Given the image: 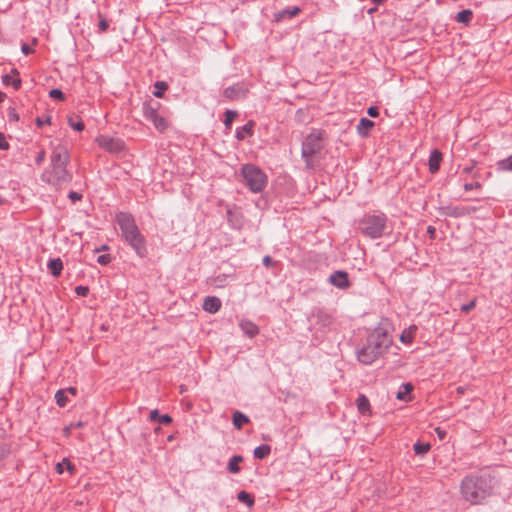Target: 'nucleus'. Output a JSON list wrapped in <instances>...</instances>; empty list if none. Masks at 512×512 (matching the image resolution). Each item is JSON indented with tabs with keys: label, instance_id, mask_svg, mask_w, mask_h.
Masks as SVG:
<instances>
[{
	"label": "nucleus",
	"instance_id": "obj_1",
	"mask_svg": "<svg viewBox=\"0 0 512 512\" xmlns=\"http://www.w3.org/2000/svg\"><path fill=\"white\" fill-rule=\"evenodd\" d=\"M388 323L381 322L367 336L366 343L357 351V359L365 365L372 364L383 356L392 345Z\"/></svg>",
	"mask_w": 512,
	"mask_h": 512
},
{
	"label": "nucleus",
	"instance_id": "obj_2",
	"mask_svg": "<svg viewBox=\"0 0 512 512\" xmlns=\"http://www.w3.org/2000/svg\"><path fill=\"white\" fill-rule=\"evenodd\" d=\"M70 156L65 146H54L50 156V164L41 174L42 181L57 188L67 185L72 180V174L67 170Z\"/></svg>",
	"mask_w": 512,
	"mask_h": 512
},
{
	"label": "nucleus",
	"instance_id": "obj_3",
	"mask_svg": "<svg viewBox=\"0 0 512 512\" xmlns=\"http://www.w3.org/2000/svg\"><path fill=\"white\" fill-rule=\"evenodd\" d=\"M494 477L488 472L466 476L460 484L462 497L471 504H479L491 495Z\"/></svg>",
	"mask_w": 512,
	"mask_h": 512
},
{
	"label": "nucleus",
	"instance_id": "obj_4",
	"mask_svg": "<svg viewBox=\"0 0 512 512\" xmlns=\"http://www.w3.org/2000/svg\"><path fill=\"white\" fill-rule=\"evenodd\" d=\"M115 221L121 230V235L125 242L139 257H145L148 253L146 240L136 225L133 215L128 212H118L115 216Z\"/></svg>",
	"mask_w": 512,
	"mask_h": 512
},
{
	"label": "nucleus",
	"instance_id": "obj_5",
	"mask_svg": "<svg viewBox=\"0 0 512 512\" xmlns=\"http://www.w3.org/2000/svg\"><path fill=\"white\" fill-rule=\"evenodd\" d=\"M387 216L382 212L367 213L359 220L358 228L367 238L379 239L387 229Z\"/></svg>",
	"mask_w": 512,
	"mask_h": 512
},
{
	"label": "nucleus",
	"instance_id": "obj_6",
	"mask_svg": "<svg viewBox=\"0 0 512 512\" xmlns=\"http://www.w3.org/2000/svg\"><path fill=\"white\" fill-rule=\"evenodd\" d=\"M323 132L321 130L314 129L309 133L302 143L301 156L305 161L307 169L314 168L313 157L320 153L323 149Z\"/></svg>",
	"mask_w": 512,
	"mask_h": 512
},
{
	"label": "nucleus",
	"instance_id": "obj_7",
	"mask_svg": "<svg viewBox=\"0 0 512 512\" xmlns=\"http://www.w3.org/2000/svg\"><path fill=\"white\" fill-rule=\"evenodd\" d=\"M241 174L244 178L246 186L253 193H259L267 185L266 174L253 164H245L241 168Z\"/></svg>",
	"mask_w": 512,
	"mask_h": 512
},
{
	"label": "nucleus",
	"instance_id": "obj_8",
	"mask_svg": "<svg viewBox=\"0 0 512 512\" xmlns=\"http://www.w3.org/2000/svg\"><path fill=\"white\" fill-rule=\"evenodd\" d=\"M332 320V316L321 309H316L309 317L311 328L317 331H324L329 328L332 324Z\"/></svg>",
	"mask_w": 512,
	"mask_h": 512
},
{
	"label": "nucleus",
	"instance_id": "obj_9",
	"mask_svg": "<svg viewBox=\"0 0 512 512\" xmlns=\"http://www.w3.org/2000/svg\"><path fill=\"white\" fill-rule=\"evenodd\" d=\"M96 142L102 149L110 153H118L124 149V142L119 138L110 137L107 135H99Z\"/></svg>",
	"mask_w": 512,
	"mask_h": 512
},
{
	"label": "nucleus",
	"instance_id": "obj_10",
	"mask_svg": "<svg viewBox=\"0 0 512 512\" xmlns=\"http://www.w3.org/2000/svg\"><path fill=\"white\" fill-rule=\"evenodd\" d=\"M477 211L476 207L473 206H453L447 205L441 207V213L448 217L459 218L467 215H471Z\"/></svg>",
	"mask_w": 512,
	"mask_h": 512
},
{
	"label": "nucleus",
	"instance_id": "obj_11",
	"mask_svg": "<svg viewBox=\"0 0 512 512\" xmlns=\"http://www.w3.org/2000/svg\"><path fill=\"white\" fill-rule=\"evenodd\" d=\"M329 283L338 289H347L351 286L349 275L346 271L337 270L329 276Z\"/></svg>",
	"mask_w": 512,
	"mask_h": 512
},
{
	"label": "nucleus",
	"instance_id": "obj_12",
	"mask_svg": "<svg viewBox=\"0 0 512 512\" xmlns=\"http://www.w3.org/2000/svg\"><path fill=\"white\" fill-rule=\"evenodd\" d=\"M248 93V89L241 83L234 84L224 89V97L230 100H236L239 98H245Z\"/></svg>",
	"mask_w": 512,
	"mask_h": 512
},
{
	"label": "nucleus",
	"instance_id": "obj_13",
	"mask_svg": "<svg viewBox=\"0 0 512 512\" xmlns=\"http://www.w3.org/2000/svg\"><path fill=\"white\" fill-rule=\"evenodd\" d=\"M160 107V103L157 101H146L143 103L142 112L143 116L146 120L152 121L158 115V109Z\"/></svg>",
	"mask_w": 512,
	"mask_h": 512
},
{
	"label": "nucleus",
	"instance_id": "obj_14",
	"mask_svg": "<svg viewBox=\"0 0 512 512\" xmlns=\"http://www.w3.org/2000/svg\"><path fill=\"white\" fill-rule=\"evenodd\" d=\"M300 12H301V9L298 6L287 7V8H284V9H281V10L275 12L274 20L276 22H281L286 19H291L292 17L298 15Z\"/></svg>",
	"mask_w": 512,
	"mask_h": 512
},
{
	"label": "nucleus",
	"instance_id": "obj_15",
	"mask_svg": "<svg viewBox=\"0 0 512 512\" xmlns=\"http://www.w3.org/2000/svg\"><path fill=\"white\" fill-rule=\"evenodd\" d=\"M2 83L6 86L11 85L15 90H19L21 87V79L17 69L13 68L11 74H5L2 76Z\"/></svg>",
	"mask_w": 512,
	"mask_h": 512
},
{
	"label": "nucleus",
	"instance_id": "obj_16",
	"mask_svg": "<svg viewBox=\"0 0 512 512\" xmlns=\"http://www.w3.org/2000/svg\"><path fill=\"white\" fill-rule=\"evenodd\" d=\"M221 308V300L215 296H207L203 301V309L209 313H216Z\"/></svg>",
	"mask_w": 512,
	"mask_h": 512
},
{
	"label": "nucleus",
	"instance_id": "obj_17",
	"mask_svg": "<svg viewBox=\"0 0 512 512\" xmlns=\"http://www.w3.org/2000/svg\"><path fill=\"white\" fill-rule=\"evenodd\" d=\"M242 332L249 338L255 337L259 333L258 326L250 320L243 319L239 323Z\"/></svg>",
	"mask_w": 512,
	"mask_h": 512
},
{
	"label": "nucleus",
	"instance_id": "obj_18",
	"mask_svg": "<svg viewBox=\"0 0 512 512\" xmlns=\"http://www.w3.org/2000/svg\"><path fill=\"white\" fill-rule=\"evenodd\" d=\"M442 160V153L435 149L431 152L428 165L431 173H435L439 170L440 162Z\"/></svg>",
	"mask_w": 512,
	"mask_h": 512
},
{
	"label": "nucleus",
	"instance_id": "obj_19",
	"mask_svg": "<svg viewBox=\"0 0 512 512\" xmlns=\"http://www.w3.org/2000/svg\"><path fill=\"white\" fill-rule=\"evenodd\" d=\"M47 268L54 277H58L63 270V262L60 258H51L47 263Z\"/></svg>",
	"mask_w": 512,
	"mask_h": 512
},
{
	"label": "nucleus",
	"instance_id": "obj_20",
	"mask_svg": "<svg viewBox=\"0 0 512 512\" xmlns=\"http://www.w3.org/2000/svg\"><path fill=\"white\" fill-rule=\"evenodd\" d=\"M374 126V122L367 119L361 118L357 125V132L362 137H367L369 134V130Z\"/></svg>",
	"mask_w": 512,
	"mask_h": 512
},
{
	"label": "nucleus",
	"instance_id": "obj_21",
	"mask_svg": "<svg viewBox=\"0 0 512 512\" xmlns=\"http://www.w3.org/2000/svg\"><path fill=\"white\" fill-rule=\"evenodd\" d=\"M149 419L164 425H168L172 422V418L168 414L160 415L157 409L150 412Z\"/></svg>",
	"mask_w": 512,
	"mask_h": 512
},
{
	"label": "nucleus",
	"instance_id": "obj_22",
	"mask_svg": "<svg viewBox=\"0 0 512 512\" xmlns=\"http://www.w3.org/2000/svg\"><path fill=\"white\" fill-rule=\"evenodd\" d=\"M253 127H254L253 121H249L242 127H238L236 129V138L238 140H243L245 138V135H252Z\"/></svg>",
	"mask_w": 512,
	"mask_h": 512
},
{
	"label": "nucleus",
	"instance_id": "obj_23",
	"mask_svg": "<svg viewBox=\"0 0 512 512\" xmlns=\"http://www.w3.org/2000/svg\"><path fill=\"white\" fill-rule=\"evenodd\" d=\"M243 461V457L241 455H234L228 462L227 470L230 473L237 474L240 472L239 463Z\"/></svg>",
	"mask_w": 512,
	"mask_h": 512
},
{
	"label": "nucleus",
	"instance_id": "obj_24",
	"mask_svg": "<svg viewBox=\"0 0 512 512\" xmlns=\"http://www.w3.org/2000/svg\"><path fill=\"white\" fill-rule=\"evenodd\" d=\"M233 425L237 429H241L244 424L249 422V418L242 412L235 411L232 417Z\"/></svg>",
	"mask_w": 512,
	"mask_h": 512
},
{
	"label": "nucleus",
	"instance_id": "obj_25",
	"mask_svg": "<svg viewBox=\"0 0 512 512\" xmlns=\"http://www.w3.org/2000/svg\"><path fill=\"white\" fill-rule=\"evenodd\" d=\"M412 390L413 385L411 383H403L396 394V398L398 400L406 401L408 399V395L411 393Z\"/></svg>",
	"mask_w": 512,
	"mask_h": 512
},
{
	"label": "nucleus",
	"instance_id": "obj_26",
	"mask_svg": "<svg viewBox=\"0 0 512 512\" xmlns=\"http://www.w3.org/2000/svg\"><path fill=\"white\" fill-rule=\"evenodd\" d=\"M473 17V12L470 9H464L457 13L455 19L459 23H463L465 25H468Z\"/></svg>",
	"mask_w": 512,
	"mask_h": 512
},
{
	"label": "nucleus",
	"instance_id": "obj_27",
	"mask_svg": "<svg viewBox=\"0 0 512 512\" xmlns=\"http://www.w3.org/2000/svg\"><path fill=\"white\" fill-rule=\"evenodd\" d=\"M356 405L360 413L365 414L370 410V403L368 398L360 394L356 399Z\"/></svg>",
	"mask_w": 512,
	"mask_h": 512
},
{
	"label": "nucleus",
	"instance_id": "obj_28",
	"mask_svg": "<svg viewBox=\"0 0 512 512\" xmlns=\"http://www.w3.org/2000/svg\"><path fill=\"white\" fill-rule=\"evenodd\" d=\"M417 330V327L415 325H412L409 327V329L404 330L400 335V341L404 344H410L412 343L414 339V333Z\"/></svg>",
	"mask_w": 512,
	"mask_h": 512
},
{
	"label": "nucleus",
	"instance_id": "obj_29",
	"mask_svg": "<svg viewBox=\"0 0 512 512\" xmlns=\"http://www.w3.org/2000/svg\"><path fill=\"white\" fill-rule=\"evenodd\" d=\"M271 453V447L267 444H262L256 447L253 451V455L256 459H264Z\"/></svg>",
	"mask_w": 512,
	"mask_h": 512
},
{
	"label": "nucleus",
	"instance_id": "obj_30",
	"mask_svg": "<svg viewBox=\"0 0 512 512\" xmlns=\"http://www.w3.org/2000/svg\"><path fill=\"white\" fill-rule=\"evenodd\" d=\"M154 87L155 91L153 92V95L156 98H162L165 91L168 89V84L165 81H156Z\"/></svg>",
	"mask_w": 512,
	"mask_h": 512
},
{
	"label": "nucleus",
	"instance_id": "obj_31",
	"mask_svg": "<svg viewBox=\"0 0 512 512\" xmlns=\"http://www.w3.org/2000/svg\"><path fill=\"white\" fill-rule=\"evenodd\" d=\"M55 400L59 407H65L68 402L67 390L60 389L55 393Z\"/></svg>",
	"mask_w": 512,
	"mask_h": 512
},
{
	"label": "nucleus",
	"instance_id": "obj_32",
	"mask_svg": "<svg viewBox=\"0 0 512 512\" xmlns=\"http://www.w3.org/2000/svg\"><path fill=\"white\" fill-rule=\"evenodd\" d=\"M237 499L240 502L245 503L249 507L253 506V504H254L253 496L244 490H242L238 493Z\"/></svg>",
	"mask_w": 512,
	"mask_h": 512
},
{
	"label": "nucleus",
	"instance_id": "obj_33",
	"mask_svg": "<svg viewBox=\"0 0 512 512\" xmlns=\"http://www.w3.org/2000/svg\"><path fill=\"white\" fill-rule=\"evenodd\" d=\"M431 446L429 443H423V442H416L413 445V449L415 454L423 456L430 450Z\"/></svg>",
	"mask_w": 512,
	"mask_h": 512
},
{
	"label": "nucleus",
	"instance_id": "obj_34",
	"mask_svg": "<svg viewBox=\"0 0 512 512\" xmlns=\"http://www.w3.org/2000/svg\"><path fill=\"white\" fill-rule=\"evenodd\" d=\"M151 122L158 131L162 132L167 128V121L159 114Z\"/></svg>",
	"mask_w": 512,
	"mask_h": 512
},
{
	"label": "nucleus",
	"instance_id": "obj_35",
	"mask_svg": "<svg viewBox=\"0 0 512 512\" xmlns=\"http://www.w3.org/2000/svg\"><path fill=\"white\" fill-rule=\"evenodd\" d=\"M498 169L502 171L512 172V154L498 162Z\"/></svg>",
	"mask_w": 512,
	"mask_h": 512
},
{
	"label": "nucleus",
	"instance_id": "obj_36",
	"mask_svg": "<svg viewBox=\"0 0 512 512\" xmlns=\"http://www.w3.org/2000/svg\"><path fill=\"white\" fill-rule=\"evenodd\" d=\"M236 116H237V112L236 111H234V110H226V112H225V120H224V125L226 126V128H230L231 127L232 122L234 121Z\"/></svg>",
	"mask_w": 512,
	"mask_h": 512
},
{
	"label": "nucleus",
	"instance_id": "obj_37",
	"mask_svg": "<svg viewBox=\"0 0 512 512\" xmlns=\"http://www.w3.org/2000/svg\"><path fill=\"white\" fill-rule=\"evenodd\" d=\"M69 125L71 126V128H73L74 130L78 131V132H81L84 130L85 128V125L83 123L82 120H77V121H74L73 118H69Z\"/></svg>",
	"mask_w": 512,
	"mask_h": 512
},
{
	"label": "nucleus",
	"instance_id": "obj_38",
	"mask_svg": "<svg viewBox=\"0 0 512 512\" xmlns=\"http://www.w3.org/2000/svg\"><path fill=\"white\" fill-rule=\"evenodd\" d=\"M49 96L55 100H59V101L65 100V94L60 89H57V88L50 90Z\"/></svg>",
	"mask_w": 512,
	"mask_h": 512
},
{
	"label": "nucleus",
	"instance_id": "obj_39",
	"mask_svg": "<svg viewBox=\"0 0 512 512\" xmlns=\"http://www.w3.org/2000/svg\"><path fill=\"white\" fill-rule=\"evenodd\" d=\"M10 454V447L5 443H0V460L6 458Z\"/></svg>",
	"mask_w": 512,
	"mask_h": 512
},
{
	"label": "nucleus",
	"instance_id": "obj_40",
	"mask_svg": "<svg viewBox=\"0 0 512 512\" xmlns=\"http://www.w3.org/2000/svg\"><path fill=\"white\" fill-rule=\"evenodd\" d=\"M112 258L110 254H102L98 256L97 263L100 265H108L111 262Z\"/></svg>",
	"mask_w": 512,
	"mask_h": 512
},
{
	"label": "nucleus",
	"instance_id": "obj_41",
	"mask_svg": "<svg viewBox=\"0 0 512 512\" xmlns=\"http://www.w3.org/2000/svg\"><path fill=\"white\" fill-rule=\"evenodd\" d=\"M75 293L79 296L86 297L89 293V288L87 286H77L75 287Z\"/></svg>",
	"mask_w": 512,
	"mask_h": 512
},
{
	"label": "nucleus",
	"instance_id": "obj_42",
	"mask_svg": "<svg viewBox=\"0 0 512 512\" xmlns=\"http://www.w3.org/2000/svg\"><path fill=\"white\" fill-rule=\"evenodd\" d=\"M100 16V21H99V24H98V27H99V30L100 32H106L108 27H109V24H108V21L103 18L101 15Z\"/></svg>",
	"mask_w": 512,
	"mask_h": 512
},
{
	"label": "nucleus",
	"instance_id": "obj_43",
	"mask_svg": "<svg viewBox=\"0 0 512 512\" xmlns=\"http://www.w3.org/2000/svg\"><path fill=\"white\" fill-rule=\"evenodd\" d=\"M45 156H46V153H45L44 150H41L40 152H38V154L35 157V163H36L37 166H41L42 165V163L45 160Z\"/></svg>",
	"mask_w": 512,
	"mask_h": 512
},
{
	"label": "nucleus",
	"instance_id": "obj_44",
	"mask_svg": "<svg viewBox=\"0 0 512 512\" xmlns=\"http://www.w3.org/2000/svg\"><path fill=\"white\" fill-rule=\"evenodd\" d=\"M481 184L479 182L465 183L463 188L465 191H471L473 189H479Z\"/></svg>",
	"mask_w": 512,
	"mask_h": 512
},
{
	"label": "nucleus",
	"instance_id": "obj_45",
	"mask_svg": "<svg viewBox=\"0 0 512 512\" xmlns=\"http://www.w3.org/2000/svg\"><path fill=\"white\" fill-rule=\"evenodd\" d=\"M475 304H476V301L472 300L471 302H469L467 304H463L460 309L462 312L468 313L470 310H472L475 307Z\"/></svg>",
	"mask_w": 512,
	"mask_h": 512
},
{
	"label": "nucleus",
	"instance_id": "obj_46",
	"mask_svg": "<svg viewBox=\"0 0 512 512\" xmlns=\"http://www.w3.org/2000/svg\"><path fill=\"white\" fill-rule=\"evenodd\" d=\"M68 198L73 201V202H76V201H79L82 199V194L76 192V191H70L69 194H68Z\"/></svg>",
	"mask_w": 512,
	"mask_h": 512
},
{
	"label": "nucleus",
	"instance_id": "obj_47",
	"mask_svg": "<svg viewBox=\"0 0 512 512\" xmlns=\"http://www.w3.org/2000/svg\"><path fill=\"white\" fill-rule=\"evenodd\" d=\"M9 148V144L5 139L3 133L0 132V150H7Z\"/></svg>",
	"mask_w": 512,
	"mask_h": 512
},
{
	"label": "nucleus",
	"instance_id": "obj_48",
	"mask_svg": "<svg viewBox=\"0 0 512 512\" xmlns=\"http://www.w3.org/2000/svg\"><path fill=\"white\" fill-rule=\"evenodd\" d=\"M367 114L373 118L377 117L379 115L378 107H376V106L369 107L367 110Z\"/></svg>",
	"mask_w": 512,
	"mask_h": 512
},
{
	"label": "nucleus",
	"instance_id": "obj_49",
	"mask_svg": "<svg viewBox=\"0 0 512 512\" xmlns=\"http://www.w3.org/2000/svg\"><path fill=\"white\" fill-rule=\"evenodd\" d=\"M63 463H65V466H66L65 469H67L70 474H73L75 471L74 465H72L71 462L67 458L63 459Z\"/></svg>",
	"mask_w": 512,
	"mask_h": 512
},
{
	"label": "nucleus",
	"instance_id": "obj_50",
	"mask_svg": "<svg viewBox=\"0 0 512 512\" xmlns=\"http://www.w3.org/2000/svg\"><path fill=\"white\" fill-rule=\"evenodd\" d=\"M49 123H50V117H46L45 119H43L41 117L36 118V125L38 127H42L44 124H49Z\"/></svg>",
	"mask_w": 512,
	"mask_h": 512
},
{
	"label": "nucleus",
	"instance_id": "obj_51",
	"mask_svg": "<svg viewBox=\"0 0 512 512\" xmlns=\"http://www.w3.org/2000/svg\"><path fill=\"white\" fill-rule=\"evenodd\" d=\"M21 51H22L23 54L29 55V54H31L33 52V49L28 44L23 43L21 45Z\"/></svg>",
	"mask_w": 512,
	"mask_h": 512
},
{
	"label": "nucleus",
	"instance_id": "obj_52",
	"mask_svg": "<svg viewBox=\"0 0 512 512\" xmlns=\"http://www.w3.org/2000/svg\"><path fill=\"white\" fill-rule=\"evenodd\" d=\"M262 263L264 266L266 267H270L272 265L275 264V262L273 261V259L270 257V256H264L263 260H262Z\"/></svg>",
	"mask_w": 512,
	"mask_h": 512
},
{
	"label": "nucleus",
	"instance_id": "obj_53",
	"mask_svg": "<svg viewBox=\"0 0 512 512\" xmlns=\"http://www.w3.org/2000/svg\"><path fill=\"white\" fill-rule=\"evenodd\" d=\"M8 117L10 121H17L19 119L18 114L16 113L15 109H11L8 113Z\"/></svg>",
	"mask_w": 512,
	"mask_h": 512
},
{
	"label": "nucleus",
	"instance_id": "obj_54",
	"mask_svg": "<svg viewBox=\"0 0 512 512\" xmlns=\"http://www.w3.org/2000/svg\"><path fill=\"white\" fill-rule=\"evenodd\" d=\"M65 467V463L62 461L56 464L55 470L58 474H62L65 470Z\"/></svg>",
	"mask_w": 512,
	"mask_h": 512
},
{
	"label": "nucleus",
	"instance_id": "obj_55",
	"mask_svg": "<svg viewBox=\"0 0 512 512\" xmlns=\"http://www.w3.org/2000/svg\"><path fill=\"white\" fill-rule=\"evenodd\" d=\"M435 431H436V433H437V435H438V437H439L440 439H444V438H445V436H446V431L442 430V429H441V428H439V427H438V428H436V429H435Z\"/></svg>",
	"mask_w": 512,
	"mask_h": 512
},
{
	"label": "nucleus",
	"instance_id": "obj_56",
	"mask_svg": "<svg viewBox=\"0 0 512 512\" xmlns=\"http://www.w3.org/2000/svg\"><path fill=\"white\" fill-rule=\"evenodd\" d=\"M108 249H109V247L107 245H102L101 247L95 248L94 252L99 253L101 251L108 250Z\"/></svg>",
	"mask_w": 512,
	"mask_h": 512
},
{
	"label": "nucleus",
	"instance_id": "obj_57",
	"mask_svg": "<svg viewBox=\"0 0 512 512\" xmlns=\"http://www.w3.org/2000/svg\"><path fill=\"white\" fill-rule=\"evenodd\" d=\"M65 390H67V393H70L73 396H75L77 394V389L75 387H69V388H66Z\"/></svg>",
	"mask_w": 512,
	"mask_h": 512
},
{
	"label": "nucleus",
	"instance_id": "obj_58",
	"mask_svg": "<svg viewBox=\"0 0 512 512\" xmlns=\"http://www.w3.org/2000/svg\"><path fill=\"white\" fill-rule=\"evenodd\" d=\"M427 232L431 235H433L435 233V228L432 227V226H429L428 229H427Z\"/></svg>",
	"mask_w": 512,
	"mask_h": 512
},
{
	"label": "nucleus",
	"instance_id": "obj_59",
	"mask_svg": "<svg viewBox=\"0 0 512 512\" xmlns=\"http://www.w3.org/2000/svg\"><path fill=\"white\" fill-rule=\"evenodd\" d=\"M6 95L0 90V103L4 101Z\"/></svg>",
	"mask_w": 512,
	"mask_h": 512
},
{
	"label": "nucleus",
	"instance_id": "obj_60",
	"mask_svg": "<svg viewBox=\"0 0 512 512\" xmlns=\"http://www.w3.org/2000/svg\"><path fill=\"white\" fill-rule=\"evenodd\" d=\"M372 3H374L375 5H379L381 3L384 2V0H371Z\"/></svg>",
	"mask_w": 512,
	"mask_h": 512
},
{
	"label": "nucleus",
	"instance_id": "obj_61",
	"mask_svg": "<svg viewBox=\"0 0 512 512\" xmlns=\"http://www.w3.org/2000/svg\"><path fill=\"white\" fill-rule=\"evenodd\" d=\"M376 10H377V8H376V7L370 8V9L368 10V13H369V14H372V13H374Z\"/></svg>",
	"mask_w": 512,
	"mask_h": 512
},
{
	"label": "nucleus",
	"instance_id": "obj_62",
	"mask_svg": "<svg viewBox=\"0 0 512 512\" xmlns=\"http://www.w3.org/2000/svg\"><path fill=\"white\" fill-rule=\"evenodd\" d=\"M5 201L0 197V204H3Z\"/></svg>",
	"mask_w": 512,
	"mask_h": 512
}]
</instances>
